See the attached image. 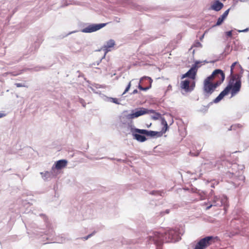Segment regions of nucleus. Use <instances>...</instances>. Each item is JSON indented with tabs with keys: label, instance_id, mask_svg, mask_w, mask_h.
<instances>
[{
	"label": "nucleus",
	"instance_id": "1",
	"mask_svg": "<svg viewBox=\"0 0 249 249\" xmlns=\"http://www.w3.org/2000/svg\"><path fill=\"white\" fill-rule=\"evenodd\" d=\"M237 63V62H235L232 63L231 66V79L230 83L214 100V103H216L220 101L226 95H227L230 91L231 92V96L233 97L240 90L241 88V75L239 74H234V69L235 66Z\"/></svg>",
	"mask_w": 249,
	"mask_h": 249
},
{
	"label": "nucleus",
	"instance_id": "2",
	"mask_svg": "<svg viewBox=\"0 0 249 249\" xmlns=\"http://www.w3.org/2000/svg\"><path fill=\"white\" fill-rule=\"evenodd\" d=\"M161 124L163 126L160 132L154 131H148L146 129H140L135 128V131L138 132L139 134H144L147 136L150 137H161L168 129V126L166 121L164 119H161Z\"/></svg>",
	"mask_w": 249,
	"mask_h": 249
},
{
	"label": "nucleus",
	"instance_id": "3",
	"mask_svg": "<svg viewBox=\"0 0 249 249\" xmlns=\"http://www.w3.org/2000/svg\"><path fill=\"white\" fill-rule=\"evenodd\" d=\"M218 87L217 84L213 82L209 76L203 81V90L207 95L212 94Z\"/></svg>",
	"mask_w": 249,
	"mask_h": 249
},
{
	"label": "nucleus",
	"instance_id": "4",
	"mask_svg": "<svg viewBox=\"0 0 249 249\" xmlns=\"http://www.w3.org/2000/svg\"><path fill=\"white\" fill-rule=\"evenodd\" d=\"M217 237L207 236L200 239L196 245L194 249H205L214 243Z\"/></svg>",
	"mask_w": 249,
	"mask_h": 249
},
{
	"label": "nucleus",
	"instance_id": "5",
	"mask_svg": "<svg viewBox=\"0 0 249 249\" xmlns=\"http://www.w3.org/2000/svg\"><path fill=\"white\" fill-rule=\"evenodd\" d=\"M153 112L154 110H149L144 107H140L132 110V112L128 114L126 117L128 119H133L141 116Z\"/></svg>",
	"mask_w": 249,
	"mask_h": 249
},
{
	"label": "nucleus",
	"instance_id": "6",
	"mask_svg": "<svg viewBox=\"0 0 249 249\" xmlns=\"http://www.w3.org/2000/svg\"><path fill=\"white\" fill-rule=\"evenodd\" d=\"M209 76L213 82L217 84L218 86H219L225 79V74L224 72L219 69L214 70Z\"/></svg>",
	"mask_w": 249,
	"mask_h": 249
},
{
	"label": "nucleus",
	"instance_id": "7",
	"mask_svg": "<svg viewBox=\"0 0 249 249\" xmlns=\"http://www.w3.org/2000/svg\"><path fill=\"white\" fill-rule=\"evenodd\" d=\"M199 63V62H196L194 65L185 74L182 76V78L185 77H189L193 80L196 78V73L198 66L197 65Z\"/></svg>",
	"mask_w": 249,
	"mask_h": 249
},
{
	"label": "nucleus",
	"instance_id": "8",
	"mask_svg": "<svg viewBox=\"0 0 249 249\" xmlns=\"http://www.w3.org/2000/svg\"><path fill=\"white\" fill-rule=\"evenodd\" d=\"M107 23H100L97 24H90L82 30L84 33H91L95 32L105 27Z\"/></svg>",
	"mask_w": 249,
	"mask_h": 249
},
{
	"label": "nucleus",
	"instance_id": "9",
	"mask_svg": "<svg viewBox=\"0 0 249 249\" xmlns=\"http://www.w3.org/2000/svg\"><path fill=\"white\" fill-rule=\"evenodd\" d=\"M223 4L219 0L214 1L211 6V9L219 11L223 7Z\"/></svg>",
	"mask_w": 249,
	"mask_h": 249
},
{
	"label": "nucleus",
	"instance_id": "10",
	"mask_svg": "<svg viewBox=\"0 0 249 249\" xmlns=\"http://www.w3.org/2000/svg\"><path fill=\"white\" fill-rule=\"evenodd\" d=\"M135 128H132L131 129V132L132 133V135L134 137V138L137 140L139 142H145L146 140V139L144 136L140 135L139 134H137V132H135ZM138 133H139L138 132Z\"/></svg>",
	"mask_w": 249,
	"mask_h": 249
},
{
	"label": "nucleus",
	"instance_id": "11",
	"mask_svg": "<svg viewBox=\"0 0 249 249\" xmlns=\"http://www.w3.org/2000/svg\"><path fill=\"white\" fill-rule=\"evenodd\" d=\"M67 164V161L65 160H61L57 161L55 164V168L57 169H61L65 167Z\"/></svg>",
	"mask_w": 249,
	"mask_h": 249
},
{
	"label": "nucleus",
	"instance_id": "12",
	"mask_svg": "<svg viewBox=\"0 0 249 249\" xmlns=\"http://www.w3.org/2000/svg\"><path fill=\"white\" fill-rule=\"evenodd\" d=\"M181 88L186 92H190V81L188 80L182 81L180 83Z\"/></svg>",
	"mask_w": 249,
	"mask_h": 249
},
{
	"label": "nucleus",
	"instance_id": "13",
	"mask_svg": "<svg viewBox=\"0 0 249 249\" xmlns=\"http://www.w3.org/2000/svg\"><path fill=\"white\" fill-rule=\"evenodd\" d=\"M114 45L115 41L112 39H110L107 42L106 45L104 46V48L105 50L108 52L110 51L109 48L113 47Z\"/></svg>",
	"mask_w": 249,
	"mask_h": 249
},
{
	"label": "nucleus",
	"instance_id": "14",
	"mask_svg": "<svg viewBox=\"0 0 249 249\" xmlns=\"http://www.w3.org/2000/svg\"><path fill=\"white\" fill-rule=\"evenodd\" d=\"M43 178H48L51 177V173L48 171H46L44 173H41Z\"/></svg>",
	"mask_w": 249,
	"mask_h": 249
},
{
	"label": "nucleus",
	"instance_id": "15",
	"mask_svg": "<svg viewBox=\"0 0 249 249\" xmlns=\"http://www.w3.org/2000/svg\"><path fill=\"white\" fill-rule=\"evenodd\" d=\"M142 79H147L149 80L150 84L148 87H150V89L151 88L152 83L153 82V80L152 79V78L150 77L145 76V77H142Z\"/></svg>",
	"mask_w": 249,
	"mask_h": 249
},
{
	"label": "nucleus",
	"instance_id": "16",
	"mask_svg": "<svg viewBox=\"0 0 249 249\" xmlns=\"http://www.w3.org/2000/svg\"><path fill=\"white\" fill-rule=\"evenodd\" d=\"M224 19H223L221 18V17H220L218 18V19H217V22H216V26H218V25H221V24L222 23V22H223V21H224Z\"/></svg>",
	"mask_w": 249,
	"mask_h": 249
},
{
	"label": "nucleus",
	"instance_id": "17",
	"mask_svg": "<svg viewBox=\"0 0 249 249\" xmlns=\"http://www.w3.org/2000/svg\"><path fill=\"white\" fill-rule=\"evenodd\" d=\"M138 88L140 90H144V91H145V90H147L149 89H150V87H143L141 85H139L138 86Z\"/></svg>",
	"mask_w": 249,
	"mask_h": 249
},
{
	"label": "nucleus",
	"instance_id": "18",
	"mask_svg": "<svg viewBox=\"0 0 249 249\" xmlns=\"http://www.w3.org/2000/svg\"><path fill=\"white\" fill-rule=\"evenodd\" d=\"M130 87H131V82H130L128 83L127 87L126 88V89L123 94H124L126 92H127L129 90Z\"/></svg>",
	"mask_w": 249,
	"mask_h": 249
},
{
	"label": "nucleus",
	"instance_id": "19",
	"mask_svg": "<svg viewBox=\"0 0 249 249\" xmlns=\"http://www.w3.org/2000/svg\"><path fill=\"white\" fill-rule=\"evenodd\" d=\"M195 82H193L192 83L190 86V91H191L192 90H193V89L195 88Z\"/></svg>",
	"mask_w": 249,
	"mask_h": 249
},
{
	"label": "nucleus",
	"instance_id": "20",
	"mask_svg": "<svg viewBox=\"0 0 249 249\" xmlns=\"http://www.w3.org/2000/svg\"><path fill=\"white\" fill-rule=\"evenodd\" d=\"M15 85L18 88H19V87H25L26 86H25L24 85H23L21 83H16L15 84Z\"/></svg>",
	"mask_w": 249,
	"mask_h": 249
},
{
	"label": "nucleus",
	"instance_id": "21",
	"mask_svg": "<svg viewBox=\"0 0 249 249\" xmlns=\"http://www.w3.org/2000/svg\"><path fill=\"white\" fill-rule=\"evenodd\" d=\"M226 35L228 37H231L232 36V31H230L226 32Z\"/></svg>",
	"mask_w": 249,
	"mask_h": 249
},
{
	"label": "nucleus",
	"instance_id": "22",
	"mask_svg": "<svg viewBox=\"0 0 249 249\" xmlns=\"http://www.w3.org/2000/svg\"><path fill=\"white\" fill-rule=\"evenodd\" d=\"M112 101L113 103H114L115 104H119L118 100L117 98H112Z\"/></svg>",
	"mask_w": 249,
	"mask_h": 249
},
{
	"label": "nucleus",
	"instance_id": "23",
	"mask_svg": "<svg viewBox=\"0 0 249 249\" xmlns=\"http://www.w3.org/2000/svg\"><path fill=\"white\" fill-rule=\"evenodd\" d=\"M230 9L227 10L223 14V15H225L226 17L228 16L229 14Z\"/></svg>",
	"mask_w": 249,
	"mask_h": 249
},
{
	"label": "nucleus",
	"instance_id": "24",
	"mask_svg": "<svg viewBox=\"0 0 249 249\" xmlns=\"http://www.w3.org/2000/svg\"><path fill=\"white\" fill-rule=\"evenodd\" d=\"M92 234H89L86 237H84L83 238L85 240H88L90 237H91L92 236Z\"/></svg>",
	"mask_w": 249,
	"mask_h": 249
},
{
	"label": "nucleus",
	"instance_id": "25",
	"mask_svg": "<svg viewBox=\"0 0 249 249\" xmlns=\"http://www.w3.org/2000/svg\"><path fill=\"white\" fill-rule=\"evenodd\" d=\"M213 204H211L209 206H208L207 208H206V210H208L209 209H210L212 206H213Z\"/></svg>",
	"mask_w": 249,
	"mask_h": 249
},
{
	"label": "nucleus",
	"instance_id": "26",
	"mask_svg": "<svg viewBox=\"0 0 249 249\" xmlns=\"http://www.w3.org/2000/svg\"><path fill=\"white\" fill-rule=\"evenodd\" d=\"M138 93V90L137 89H135L132 92V94H136Z\"/></svg>",
	"mask_w": 249,
	"mask_h": 249
},
{
	"label": "nucleus",
	"instance_id": "27",
	"mask_svg": "<svg viewBox=\"0 0 249 249\" xmlns=\"http://www.w3.org/2000/svg\"><path fill=\"white\" fill-rule=\"evenodd\" d=\"M220 17L224 20H225V19L227 18L226 16H225V15H221Z\"/></svg>",
	"mask_w": 249,
	"mask_h": 249
},
{
	"label": "nucleus",
	"instance_id": "28",
	"mask_svg": "<svg viewBox=\"0 0 249 249\" xmlns=\"http://www.w3.org/2000/svg\"><path fill=\"white\" fill-rule=\"evenodd\" d=\"M247 30H248V29H245V30H243V32H245V31H247Z\"/></svg>",
	"mask_w": 249,
	"mask_h": 249
},
{
	"label": "nucleus",
	"instance_id": "29",
	"mask_svg": "<svg viewBox=\"0 0 249 249\" xmlns=\"http://www.w3.org/2000/svg\"><path fill=\"white\" fill-rule=\"evenodd\" d=\"M238 67H239V68H241V66L240 65H239Z\"/></svg>",
	"mask_w": 249,
	"mask_h": 249
}]
</instances>
